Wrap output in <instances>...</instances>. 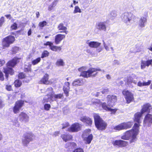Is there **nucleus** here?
<instances>
[{"instance_id":"obj_1","label":"nucleus","mask_w":152,"mask_h":152,"mask_svg":"<svg viewBox=\"0 0 152 152\" xmlns=\"http://www.w3.org/2000/svg\"><path fill=\"white\" fill-rule=\"evenodd\" d=\"M142 114L141 112L137 113L135 114L134 121L138 123L134 124L132 129L126 131L121 137V138L122 139L130 140V143L135 142L137 140V136L139 132V124L140 123V119Z\"/></svg>"},{"instance_id":"obj_2","label":"nucleus","mask_w":152,"mask_h":152,"mask_svg":"<svg viewBox=\"0 0 152 152\" xmlns=\"http://www.w3.org/2000/svg\"><path fill=\"white\" fill-rule=\"evenodd\" d=\"M86 70V67L84 66L78 69V71L80 72H81L80 76H82L85 78H88L91 77L95 76L97 74V71H101L103 72H104V70H101L99 68H90L88 71H85Z\"/></svg>"},{"instance_id":"obj_3","label":"nucleus","mask_w":152,"mask_h":152,"mask_svg":"<svg viewBox=\"0 0 152 152\" xmlns=\"http://www.w3.org/2000/svg\"><path fill=\"white\" fill-rule=\"evenodd\" d=\"M20 60H21L20 58H15L8 62L7 67L4 68V72L5 74L6 78H8L9 74L12 75L13 73V69L9 67H14L17 63L19 62Z\"/></svg>"},{"instance_id":"obj_4","label":"nucleus","mask_w":152,"mask_h":152,"mask_svg":"<svg viewBox=\"0 0 152 152\" xmlns=\"http://www.w3.org/2000/svg\"><path fill=\"white\" fill-rule=\"evenodd\" d=\"M94 118L95 126L98 129L102 130L105 129L107 125V123L98 114L94 115Z\"/></svg>"},{"instance_id":"obj_5","label":"nucleus","mask_w":152,"mask_h":152,"mask_svg":"<svg viewBox=\"0 0 152 152\" xmlns=\"http://www.w3.org/2000/svg\"><path fill=\"white\" fill-rule=\"evenodd\" d=\"M121 18L123 22L127 25H130L134 21L135 17L131 12H127L122 14Z\"/></svg>"},{"instance_id":"obj_6","label":"nucleus","mask_w":152,"mask_h":152,"mask_svg":"<svg viewBox=\"0 0 152 152\" xmlns=\"http://www.w3.org/2000/svg\"><path fill=\"white\" fill-rule=\"evenodd\" d=\"M137 77L134 74H132L129 76H127L124 78V81L130 87H133L132 85V83L134 84H137Z\"/></svg>"},{"instance_id":"obj_7","label":"nucleus","mask_w":152,"mask_h":152,"mask_svg":"<svg viewBox=\"0 0 152 152\" xmlns=\"http://www.w3.org/2000/svg\"><path fill=\"white\" fill-rule=\"evenodd\" d=\"M133 122H128L123 123L115 126L113 129L116 131H120L123 129H126L130 128L133 125Z\"/></svg>"},{"instance_id":"obj_8","label":"nucleus","mask_w":152,"mask_h":152,"mask_svg":"<svg viewBox=\"0 0 152 152\" xmlns=\"http://www.w3.org/2000/svg\"><path fill=\"white\" fill-rule=\"evenodd\" d=\"M47 91L49 93L45 96L42 102L43 103L53 101V92L52 88H49L47 90Z\"/></svg>"},{"instance_id":"obj_9","label":"nucleus","mask_w":152,"mask_h":152,"mask_svg":"<svg viewBox=\"0 0 152 152\" xmlns=\"http://www.w3.org/2000/svg\"><path fill=\"white\" fill-rule=\"evenodd\" d=\"M94 104L96 105L97 104V105H101L102 107L104 110L106 111L111 112L112 113L115 114L117 110L116 109L111 108V107L107 106L106 103L105 102L102 103L98 100H96V101L94 102Z\"/></svg>"},{"instance_id":"obj_10","label":"nucleus","mask_w":152,"mask_h":152,"mask_svg":"<svg viewBox=\"0 0 152 152\" xmlns=\"http://www.w3.org/2000/svg\"><path fill=\"white\" fill-rule=\"evenodd\" d=\"M15 40V38L13 36H8L3 39L2 42L4 48L8 47L11 44L13 43Z\"/></svg>"},{"instance_id":"obj_11","label":"nucleus","mask_w":152,"mask_h":152,"mask_svg":"<svg viewBox=\"0 0 152 152\" xmlns=\"http://www.w3.org/2000/svg\"><path fill=\"white\" fill-rule=\"evenodd\" d=\"M122 93L125 96L127 103L129 104L134 100L133 94L128 90H124Z\"/></svg>"},{"instance_id":"obj_12","label":"nucleus","mask_w":152,"mask_h":152,"mask_svg":"<svg viewBox=\"0 0 152 152\" xmlns=\"http://www.w3.org/2000/svg\"><path fill=\"white\" fill-rule=\"evenodd\" d=\"M90 132L91 130L90 129H86L84 131L82 135L84 140L86 141V143L88 144H90L92 140L93 135L92 134H90L87 137H86V136L90 133Z\"/></svg>"},{"instance_id":"obj_13","label":"nucleus","mask_w":152,"mask_h":152,"mask_svg":"<svg viewBox=\"0 0 152 152\" xmlns=\"http://www.w3.org/2000/svg\"><path fill=\"white\" fill-rule=\"evenodd\" d=\"M107 106L112 107L115 105L116 102V96L114 95H108L107 97Z\"/></svg>"},{"instance_id":"obj_14","label":"nucleus","mask_w":152,"mask_h":152,"mask_svg":"<svg viewBox=\"0 0 152 152\" xmlns=\"http://www.w3.org/2000/svg\"><path fill=\"white\" fill-rule=\"evenodd\" d=\"M106 24V22L105 21L99 22L96 23L95 27L100 31H106L107 30Z\"/></svg>"},{"instance_id":"obj_15","label":"nucleus","mask_w":152,"mask_h":152,"mask_svg":"<svg viewBox=\"0 0 152 152\" xmlns=\"http://www.w3.org/2000/svg\"><path fill=\"white\" fill-rule=\"evenodd\" d=\"M24 103V102L22 100L17 101L13 109V112L15 114L19 112L20 109L21 108Z\"/></svg>"},{"instance_id":"obj_16","label":"nucleus","mask_w":152,"mask_h":152,"mask_svg":"<svg viewBox=\"0 0 152 152\" xmlns=\"http://www.w3.org/2000/svg\"><path fill=\"white\" fill-rule=\"evenodd\" d=\"M113 144L119 147H125L128 145V142L121 140H115L113 141Z\"/></svg>"},{"instance_id":"obj_17","label":"nucleus","mask_w":152,"mask_h":152,"mask_svg":"<svg viewBox=\"0 0 152 152\" xmlns=\"http://www.w3.org/2000/svg\"><path fill=\"white\" fill-rule=\"evenodd\" d=\"M33 136V134L31 132H29L25 134V139L23 141V143L25 145H27L31 140Z\"/></svg>"},{"instance_id":"obj_18","label":"nucleus","mask_w":152,"mask_h":152,"mask_svg":"<svg viewBox=\"0 0 152 152\" xmlns=\"http://www.w3.org/2000/svg\"><path fill=\"white\" fill-rule=\"evenodd\" d=\"M80 125L78 123H75L73 124L68 129V131L69 132H77L80 129Z\"/></svg>"},{"instance_id":"obj_19","label":"nucleus","mask_w":152,"mask_h":152,"mask_svg":"<svg viewBox=\"0 0 152 152\" xmlns=\"http://www.w3.org/2000/svg\"><path fill=\"white\" fill-rule=\"evenodd\" d=\"M144 124L150 126L152 123V115L148 114L146 115L144 120Z\"/></svg>"},{"instance_id":"obj_20","label":"nucleus","mask_w":152,"mask_h":152,"mask_svg":"<svg viewBox=\"0 0 152 152\" xmlns=\"http://www.w3.org/2000/svg\"><path fill=\"white\" fill-rule=\"evenodd\" d=\"M20 120L24 123L28 122L29 121V117L27 114L23 112L21 113L19 116Z\"/></svg>"},{"instance_id":"obj_21","label":"nucleus","mask_w":152,"mask_h":152,"mask_svg":"<svg viewBox=\"0 0 152 152\" xmlns=\"http://www.w3.org/2000/svg\"><path fill=\"white\" fill-rule=\"evenodd\" d=\"M86 44L90 47L94 48H97L101 45V43L95 41H90L89 40L86 41Z\"/></svg>"},{"instance_id":"obj_22","label":"nucleus","mask_w":152,"mask_h":152,"mask_svg":"<svg viewBox=\"0 0 152 152\" xmlns=\"http://www.w3.org/2000/svg\"><path fill=\"white\" fill-rule=\"evenodd\" d=\"M147 21V18L145 17H142L140 19L138 22V26L141 28L144 27L146 25Z\"/></svg>"},{"instance_id":"obj_23","label":"nucleus","mask_w":152,"mask_h":152,"mask_svg":"<svg viewBox=\"0 0 152 152\" xmlns=\"http://www.w3.org/2000/svg\"><path fill=\"white\" fill-rule=\"evenodd\" d=\"M65 37V35L61 34H58L55 37V42L56 45L59 44L60 42L64 39Z\"/></svg>"},{"instance_id":"obj_24","label":"nucleus","mask_w":152,"mask_h":152,"mask_svg":"<svg viewBox=\"0 0 152 152\" xmlns=\"http://www.w3.org/2000/svg\"><path fill=\"white\" fill-rule=\"evenodd\" d=\"M80 120L83 122L85 123L88 125L90 126L92 123V121L91 118L87 116H82L80 117Z\"/></svg>"},{"instance_id":"obj_25","label":"nucleus","mask_w":152,"mask_h":152,"mask_svg":"<svg viewBox=\"0 0 152 152\" xmlns=\"http://www.w3.org/2000/svg\"><path fill=\"white\" fill-rule=\"evenodd\" d=\"M152 62V59L147 61H142L141 64V68L143 69L145 68L146 66H148L151 64Z\"/></svg>"},{"instance_id":"obj_26","label":"nucleus","mask_w":152,"mask_h":152,"mask_svg":"<svg viewBox=\"0 0 152 152\" xmlns=\"http://www.w3.org/2000/svg\"><path fill=\"white\" fill-rule=\"evenodd\" d=\"M69 83L68 82H66L65 83L63 89L64 93L66 96H69Z\"/></svg>"},{"instance_id":"obj_27","label":"nucleus","mask_w":152,"mask_h":152,"mask_svg":"<svg viewBox=\"0 0 152 152\" xmlns=\"http://www.w3.org/2000/svg\"><path fill=\"white\" fill-rule=\"evenodd\" d=\"M57 28L58 30H62V31H60V32H64L66 34L68 33V31H66L67 29V27L64 26V24L62 23H60L57 27Z\"/></svg>"},{"instance_id":"obj_28","label":"nucleus","mask_w":152,"mask_h":152,"mask_svg":"<svg viewBox=\"0 0 152 152\" xmlns=\"http://www.w3.org/2000/svg\"><path fill=\"white\" fill-rule=\"evenodd\" d=\"M102 42L104 47L106 51H110V49H111V50L113 52L114 51V50L113 48L111 46L110 44L109 43L108 41H107L108 43L107 44L105 43L104 40H102Z\"/></svg>"},{"instance_id":"obj_29","label":"nucleus","mask_w":152,"mask_h":152,"mask_svg":"<svg viewBox=\"0 0 152 152\" xmlns=\"http://www.w3.org/2000/svg\"><path fill=\"white\" fill-rule=\"evenodd\" d=\"M151 107V105L149 103H147L144 104L143 106L141 111L142 114H143L145 112L149 111Z\"/></svg>"},{"instance_id":"obj_30","label":"nucleus","mask_w":152,"mask_h":152,"mask_svg":"<svg viewBox=\"0 0 152 152\" xmlns=\"http://www.w3.org/2000/svg\"><path fill=\"white\" fill-rule=\"evenodd\" d=\"M48 74H45L41 80L40 82L44 84H48L49 83L48 80Z\"/></svg>"},{"instance_id":"obj_31","label":"nucleus","mask_w":152,"mask_h":152,"mask_svg":"<svg viewBox=\"0 0 152 152\" xmlns=\"http://www.w3.org/2000/svg\"><path fill=\"white\" fill-rule=\"evenodd\" d=\"M151 80H148L147 82H142L141 81H139L137 83V86H138L141 87L143 86H145L149 85L151 83Z\"/></svg>"},{"instance_id":"obj_32","label":"nucleus","mask_w":152,"mask_h":152,"mask_svg":"<svg viewBox=\"0 0 152 152\" xmlns=\"http://www.w3.org/2000/svg\"><path fill=\"white\" fill-rule=\"evenodd\" d=\"M61 136L63 140L66 142L71 139L72 138V136L69 134H62Z\"/></svg>"},{"instance_id":"obj_33","label":"nucleus","mask_w":152,"mask_h":152,"mask_svg":"<svg viewBox=\"0 0 152 152\" xmlns=\"http://www.w3.org/2000/svg\"><path fill=\"white\" fill-rule=\"evenodd\" d=\"M83 83V80L78 79L75 80L72 83L73 86H77L82 85Z\"/></svg>"},{"instance_id":"obj_34","label":"nucleus","mask_w":152,"mask_h":152,"mask_svg":"<svg viewBox=\"0 0 152 152\" xmlns=\"http://www.w3.org/2000/svg\"><path fill=\"white\" fill-rule=\"evenodd\" d=\"M117 16L116 12L115 11L111 12L108 15L109 18L111 20L115 19Z\"/></svg>"},{"instance_id":"obj_35","label":"nucleus","mask_w":152,"mask_h":152,"mask_svg":"<svg viewBox=\"0 0 152 152\" xmlns=\"http://www.w3.org/2000/svg\"><path fill=\"white\" fill-rule=\"evenodd\" d=\"M56 65L57 66H64L65 65V63L62 59H58L56 63Z\"/></svg>"},{"instance_id":"obj_36","label":"nucleus","mask_w":152,"mask_h":152,"mask_svg":"<svg viewBox=\"0 0 152 152\" xmlns=\"http://www.w3.org/2000/svg\"><path fill=\"white\" fill-rule=\"evenodd\" d=\"M50 49L53 51L59 52L61 50V47H58L52 45L50 48Z\"/></svg>"},{"instance_id":"obj_37","label":"nucleus","mask_w":152,"mask_h":152,"mask_svg":"<svg viewBox=\"0 0 152 152\" xmlns=\"http://www.w3.org/2000/svg\"><path fill=\"white\" fill-rule=\"evenodd\" d=\"M78 12L81 13V9L78 6H76L75 7L73 13L74 14H76Z\"/></svg>"},{"instance_id":"obj_38","label":"nucleus","mask_w":152,"mask_h":152,"mask_svg":"<svg viewBox=\"0 0 152 152\" xmlns=\"http://www.w3.org/2000/svg\"><path fill=\"white\" fill-rule=\"evenodd\" d=\"M15 86L16 87L20 86L22 84L21 82L19 80H16L14 82Z\"/></svg>"},{"instance_id":"obj_39","label":"nucleus","mask_w":152,"mask_h":152,"mask_svg":"<svg viewBox=\"0 0 152 152\" xmlns=\"http://www.w3.org/2000/svg\"><path fill=\"white\" fill-rule=\"evenodd\" d=\"M49 53L47 50L44 51L42 54L41 58H43L45 57L48 56L49 55Z\"/></svg>"},{"instance_id":"obj_40","label":"nucleus","mask_w":152,"mask_h":152,"mask_svg":"<svg viewBox=\"0 0 152 152\" xmlns=\"http://www.w3.org/2000/svg\"><path fill=\"white\" fill-rule=\"evenodd\" d=\"M63 96L62 94H54L53 93V100L56 99H61L63 97Z\"/></svg>"},{"instance_id":"obj_41","label":"nucleus","mask_w":152,"mask_h":152,"mask_svg":"<svg viewBox=\"0 0 152 152\" xmlns=\"http://www.w3.org/2000/svg\"><path fill=\"white\" fill-rule=\"evenodd\" d=\"M41 60V59L40 57L36 59L33 60L32 61V64L33 65H35L39 62Z\"/></svg>"},{"instance_id":"obj_42","label":"nucleus","mask_w":152,"mask_h":152,"mask_svg":"<svg viewBox=\"0 0 152 152\" xmlns=\"http://www.w3.org/2000/svg\"><path fill=\"white\" fill-rule=\"evenodd\" d=\"M47 23L45 21L41 22L39 24V26L40 28H43L46 25Z\"/></svg>"},{"instance_id":"obj_43","label":"nucleus","mask_w":152,"mask_h":152,"mask_svg":"<svg viewBox=\"0 0 152 152\" xmlns=\"http://www.w3.org/2000/svg\"><path fill=\"white\" fill-rule=\"evenodd\" d=\"M12 123L13 125L19 127L20 126L19 123L16 118L14 119L12 121Z\"/></svg>"},{"instance_id":"obj_44","label":"nucleus","mask_w":152,"mask_h":152,"mask_svg":"<svg viewBox=\"0 0 152 152\" xmlns=\"http://www.w3.org/2000/svg\"><path fill=\"white\" fill-rule=\"evenodd\" d=\"M11 29L12 30H15L17 28V24L16 22L14 23L11 26Z\"/></svg>"},{"instance_id":"obj_45","label":"nucleus","mask_w":152,"mask_h":152,"mask_svg":"<svg viewBox=\"0 0 152 152\" xmlns=\"http://www.w3.org/2000/svg\"><path fill=\"white\" fill-rule=\"evenodd\" d=\"M73 152H84V151L83 148H79L75 149Z\"/></svg>"},{"instance_id":"obj_46","label":"nucleus","mask_w":152,"mask_h":152,"mask_svg":"<svg viewBox=\"0 0 152 152\" xmlns=\"http://www.w3.org/2000/svg\"><path fill=\"white\" fill-rule=\"evenodd\" d=\"M44 107L45 110H48L50 107V105L49 104H45L44 105Z\"/></svg>"},{"instance_id":"obj_47","label":"nucleus","mask_w":152,"mask_h":152,"mask_svg":"<svg viewBox=\"0 0 152 152\" xmlns=\"http://www.w3.org/2000/svg\"><path fill=\"white\" fill-rule=\"evenodd\" d=\"M102 94H106L109 92L108 89L107 88L103 89L101 91Z\"/></svg>"},{"instance_id":"obj_48","label":"nucleus","mask_w":152,"mask_h":152,"mask_svg":"<svg viewBox=\"0 0 152 152\" xmlns=\"http://www.w3.org/2000/svg\"><path fill=\"white\" fill-rule=\"evenodd\" d=\"M4 21V17H2L0 19V27L2 26Z\"/></svg>"},{"instance_id":"obj_49","label":"nucleus","mask_w":152,"mask_h":152,"mask_svg":"<svg viewBox=\"0 0 152 152\" xmlns=\"http://www.w3.org/2000/svg\"><path fill=\"white\" fill-rule=\"evenodd\" d=\"M45 45H48L49 46L50 48L53 45V43L51 42H47L46 43H44Z\"/></svg>"},{"instance_id":"obj_50","label":"nucleus","mask_w":152,"mask_h":152,"mask_svg":"<svg viewBox=\"0 0 152 152\" xmlns=\"http://www.w3.org/2000/svg\"><path fill=\"white\" fill-rule=\"evenodd\" d=\"M25 77V75L23 73H20L18 75V77L20 79L23 78H24Z\"/></svg>"},{"instance_id":"obj_51","label":"nucleus","mask_w":152,"mask_h":152,"mask_svg":"<svg viewBox=\"0 0 152 152\" xmlns=\"http://www.w3.org/2000/svg\"><path fill=\"white\" fill-rule=\"evenodd\" d=\"M6 89L8 91H11L12 90V87L10 85H6Z\"/></svg>"},{"instance_id":"obj_52","label":"nucleus","mask_w":152,"mask_h":152,"mask_svg":"<svg viewBox=\"0 0 152 152\" xmlns=\"http://www.w3.org/2000/svg\"><path fill=\"white\" fill-rule=\"evenodd\" d=\"M62 125L63 127H62V129H64L69 126V123L66 122V123L65 124H62Z\"/></svg>"},{"instance_id":"obj_53","label":"nucleus","mask_w":152,"mask_h":152,"mask_svg":"<svg viewBox=\"0 0 152 152\" xmlns=\"http://www.w3.org/2000/svg\"><path fill=\"white\" fill-rule=\"evenodd\" d=\"M4 79L3 74L1 71H0V80L2 81Z\"/></svg>"},{"instance_id":"obj_54","label":"nucleus","mask_w":152,"mask_h":152,"mask_svg":"<svg viewBox=\"0 0 152 152\" xmlns=\"http://www.w3.org/2000/svg\"><path fill=\"white\" fill-rule=\"evenodd\" d=\"M103 50V48L102 47H98L96 49V51L98 53H99L101 52Z\"/></svg>"},{"instance_id":"obj_55","label":"nucleus","mask_w":152,"mask_h":152,"mask_svg":"<svg viewBox=\"0 0 152 152\" xmlns=\"http://www.w3.org/2000/svg\"><path fill=\"white\" fill-rule=\"evenodd\" d=\"M5 61L4 60L0 59V66H2L4 64Z\"/></svg>"},{"instance_id":"obj_56","label":"nucleus","mask_w":152,"mask_h":152,"mask_svg":"<svg viewBox=\"0 0 152 152\" xmlns=\"http://www.w3.org/2000/svg\"><path fill=\"white\" fill-rule=\"evenodd\" d=\"M59 133H60L59 131H56L53 134V135L55 137H56L57 136H58Z\"/></svg>"},{"instance_id":"obj_57","label":"nucleus","mask_w":152,"mask_h":152,"mask_svg":"<svg viewBox=\"0 0 152 152\" xmlns=\"http://www.w3.org/2000/svg\"><path fill=\"white\" fill-rule=\"evenodd\" d=\"M7 18H9L10 20L11 18V15L10 14L5 15V16Z\"/></svg>"},{"instance_id":"obj_58","label":"nucleus","mask_w":152,"mask_h":152,"mask_svg":"<svg viewBox=\"0 0 152 152\" xmlns=\"http://www.w3.org/2000/svg\"><path fill=\"white\" fill-rule=\"evenodd\" d=\"M31 34V29H30L28 32V36H30Z\"/></svg>"},{"instance_id":"obj_59","label":"nucleus","mask_w":152,"mask_h":152,"mask_svg":"<svg viewBox=\"0 0 152 152\" xmlns=\"http://www.w3.org/2000/svg\"><path fill=\"white\" fill-rule=\"evenodd\" d=\"M106 77L107 78V79L108 80H110L111 78L110 76L109 75H106Z\"/></svg>"},{"instance_id":"obj_60","label":"nucleus","mask_w":152,"mask_h":152,"mask_svg":"<svg viewBox=\"0 0 152 152\" xmlns=\"http://www.w3.org/2000/svg\"><path fill=\"white\" fill-rule=\"evenodd\" d=\"M70 144V145L73 146L74 147L75 146H76V143L74 142L71 143Z\"/></svg>"},{"instance_id":"obj_61","label":"nucleus","mask_w":152,"mask_h":152,"mask_svg":"<svg viewBox=\"0 0 152 152\" xmlns=\"http://www.w3.org/2000/svg\"><path fill=\"white\" fill-rule=\"evenodd\" d=\"M36 17L37 18H38L39 16V12H36Z\"/></svg>"},{"instance_id":"obj_62","label":"nucleus","mask_w":152,"mask_h":152,"mask_svg":"<svg viewBox=\"0 0 152 152\" xmlns=\"http://www.w3.org/2000/svg\"><path fill=\"white\" fill-rule=\"evenodd\" d=\"M114 62L115 64H119V62L117 60H115Z\"/></svg>"},{"instance_id":"obj_63","label":"nucleus","mask_w":152,"mask_h":152,"mask_svg":"<svg viewBox=\"0 0 152 152\" xmlns=\"http://www.w3.org/2000/svg\"><path fill=\"white\" fill-rule=\"evenodd\" d=\"M78 1H75V0H73V4L74 5H75L76 4H78Z\"/></svg>"},{"instance_id":"obj_64","label":"nucleus","mask_w":152,"mask_h":152,"mask_svg":"<svg viewBox=\"0 0 152 152\" xmlns=\"http://www.w3.org/2000/svg\"><path fill=\"white\" fill-rule=\"evenodd\" d=\"M2 102L1 101H0V108L2 107Z\"/></svg>"}]
</instances>
